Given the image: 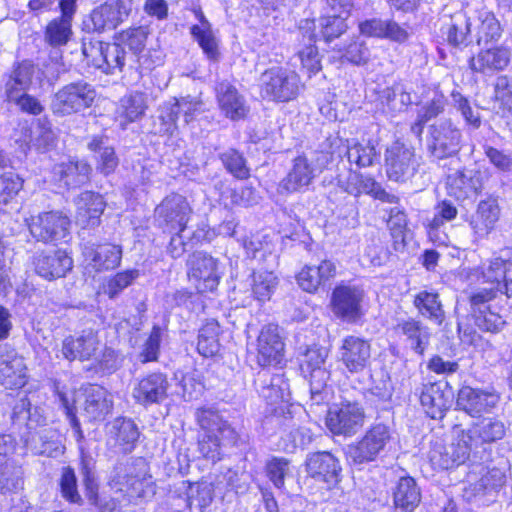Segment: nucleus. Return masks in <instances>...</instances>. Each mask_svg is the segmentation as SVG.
<instances>
[{"instance_id":"1","label":"nucleus","mask_w":512,"mask_h":512,"mask_svg":"<svg viewBox=\"0 0 512 512\" xmlns=\"http://www.w3.org/2000/svg\"><path fill=\"white\" fill-rule=\"evenodd\" d=\"M201 432L198 435V451L206 459L216 462L222 457V447L236 445L238 433L214 407H201L195 412Z\"/></svg>"},{"instance_id":"2","label":"nucleus","mask_w":512,"mask_h":512,"mask_svg":"<svg viewBox=\"0 0 512 512\" xmlns=\"http://www.w3.org/2000/svg\"><path fill=\"white\" fill-rule=\"evenodd\" d=\"M422 156L413 147L394 142L385 152V168L389 180L398 183L416 184L415 178L425 175Z\"/></svg>"},{"instance_id":"3","label":"nucleus","mask_w":512,"mask_h":512,"mask_svg":"<svg viewBox=\"0 0 512 512\" xmlns=\"http://www.w3.org/2000/svg\"><path fill=\"white\" fill-rule=\"evenodd\" d=\"M260 95L273 102H289L297 98L302 84L299 75L288 68L274 66L261 73Z\"/></svg>"},{"instance_id":"4","label":"nucleus","mask_w":512,"mask_h":512,"mask_svg":"<svg viewBox=\"0 0 512 512\" xmlns=\"http://www.w3.org/2000/svg\"><path fill=\"white\" fill-rule=\"evenodd\" d=\"M96 95V90L88 82H72L53 94L50 110L60 117L79 113L93 105Z\"/></svg>"},{"instance_id":"5","label":"nucleus","mask_w":512,"mask_h":512,"mask_svg":"<svg viewBox=\"0 0 512 512\" xmlns=\"http://www.w3.org/2000/svg\"><path fill=\"white\" fill-rule=\"evenodd\" d=\"M392 440L389 426L383 423L372 425L357 442L346 448L347 460L354 465H361L375 461Z\"/></svg>"},{"instance_id":"6","label":"nucleus","mask_w":512,"mask_h":512,"mask_svg":"<svg viewBox=\"0 0 512 512\" xmlns=\"http://www.w3.org/2000/svg\"><path fill=\"white\" fill-rule=\"evenodd\" d=\"M426 148L428 154L443 160L456 156L461 149L462 133L450 118L428 125Z\"/></svg>"},{"instance_id":"7","label":"nucleus","mask_w":512,"mask_h":512,"mask_svg":"<svg viewBox=\"0 0 512 512\" xmlns=\"http://www.w3.org/2000/svg\"><path fill=\"white\" fill-rule=\"evenodd\" d=\"M147 481V464L143 458L131 462H117L109 477L111 489L124 493L128 498L143 497Z\"/></svg>"},{"instance_id":"8","label":"nucleus","mask_w":512,"mask_h":512,"mask_svg":"<svg viewBox=\"0 0 512 512\" xmlns=\"http://www.w3.org/2000/svg\"><path fill=\"white\" fill-rule=\"evenodd\" d=\"M187 270L189 280L201 294L216 291L223 275L219 260L203 251L189 256Z\"/></svg>"},{"instance_id":"9","label":"nucleus","mask_w":512,"mask_h":512,"mask_svg":"<svg viewBox=\"0 0 512 512\" xmlns=\"http://www.w3.org/2000/svg\"><path fill=\"white\" fill-rule=\"evenodd\" d=\"M470 436L459 431L450 444L442 440L431 443L428 458L435 468L450 469L464 463L472 451L469 442Z\"/></svg>"},{"instance_id":"10","label":"nucleus","mask_w":512,"mask_h":512,"mask_svg":"<svg viewBox=\"0 0 512 512\" xmlns=\"http://www.w3.org/2000/svg\"><path fill=\"white\" fill-rule=\"evenodd\" d=\"M30 234L43 243H54L66 238L70 219L61 211H48L31 216L28 224Z\"/></svg>"},{"instance_id":"11","label":"nucleus","mask_w":512,"mask_h":512,"mask_svg":"<svg viewBox=\"0 0 512 512\" xmlns=\"http://www.w3.org/2000/svg\"><path fill=\"white\" fill-rule=\"evenodd\" d=\"M132 4V0H107L92 10L84 26L93 32L113 30L128 18Z\"/></svg>"},{"instance_id":"12","label":"nucleus","mask_w":512,"mask_h":512,"mask_svg":"<svg viewBox=\"0 0 512 512\" xmlns=\"http://www.w3.org/2000/svg\"><path fill=\"white\" fill-rule=\"evenodd\" d=\"M15 448L11 435H0V494H16L24 487V470L8 457Z\"/></svg>"},{"instance_id":"13","label":"nucleus","mask_w":512,"mask_h":512,"mask_svg":"<svg viewBox=\"0 0 512 512\" xmlns=\"http://www.w3.org/2000/svg\"><path fill=\"white\" fill-rule=\"evenodd\" d=\"M364 420V409L359 403L343 401L329 410L326 425L335 435L353 436L363 427Z\"/></svg>"},{"instance_id":"14","label":"nucleus","mask_w":512,"mask_h":512,"mask_svg":"<svg viewBox=\"0 0 512 512\" xmlns=\"http://www.w3.org/2000/svg\"><path fill=\"white\" fill-rule=\"evenodd\" d=\"M192 209L187 199L177 193L166 196L155 209V218L161 228L173 232L185 231Z\"/></svg>"},{"instance_id":"15","label":"nucleus","mask_w":512,"mask_h":512,"mask_svg":"<svg viewBox=\"0 0 512 512\" xmlns=\"http://www.w3.org/2000/svg\"><path fill=\"white\" fill-rule=\"evenodd\" d=\"M305 471L315 481L325 483L328 488H332L341 480L342 467L339 459L331 452L317 451L307 454Z\"/></svg>"},{"instance_id":"16","label":"nucleus","mask_w":512,"mask_h":512,"mask_svg":"<svg viewBox=\"0 0 512 512\" xmlns=\"http://www.w3.org/2000/svg\"><path fill=\"white\" fill-rule=\"evenodd\" d=\"M257 363L261 367L276 366L284 357L282 330L274 322H269L260 330L257 339Z\"/></svg>"},{"instance_id":"17","label":"nucleus","mask_w":512,"mask_h":512,"mask_svg":"<svg viewBox=\"0 0 512 512\" xmlns=\"http://www.w3.org/2000/svg\"><path fill=\"white\" fill-rule=\"evenodd\" d=\"M28 380L24 358L8 346H0V385L7 389H19Z\"/></svg>"},{"instance_id":"18","label":"nucleus","mask_w":512,"mask_h":512,"mask_svg":"<svg viewBox=\"0 0 512 512\" xmlns=\"http://www.w3.org/2000/svg\"><path fill=\"white\" fill-rule=\"evenodd\" d=\"M169 387L166 374L152 372L137 381L133 387L132 397L136 403L144 407L160 404L167 398Z\"/></svg>"},{"instance_id":"19","label":"nucleus","mask_w":512,"mask_h":512,"mask_svg":"<svg viewBox=\"0 0 512 512\" xmlns=\"http://www.w3.org/2000/svg\"><path fill=\"white\" fill-rule=\"evenodd\" d=\"M80 415L87 421H102L113 409V398L104 387L90 385L83 393V402L79 408Z\"/></svg>"},{"instance_id":"20","label":"nucleus","mask_w":512,"mask_h":512,"mask_svg":"<svg viewBox=\"0 0 512 512\" xmlns=\"http://www.w3.org/2000/svg\"><path fill=\"white\" fill-rule=\"evenodd\" d=\"M454 398V390L447 381L428 383L420 395L421 405L432 419H440L449 409Z\"/></svg>"},{"instance_id":"21","label":"nucleus","mask_w":512,"mask_h":512,"mask_svg":"<svg viewBox=\"0 0 512 512\" xmlns=\"http://www.w3.org/2000/svg\"><path fill=\"white\" fill-rule=\"evenodd\" d=\"M340 360L349 373H362L371 363L370 343L356 336L345 337L340 348Z\"/></svg>"},{"instance_id":"22","label":"nucleus","mask_w":512,"mask_h":512,"mask_svg":"<svg viewBox=\"0 0 512 512\" xmlns=\"http://www.w3.org/2000/svg\"><path fill=\"white\" fill-rule=\"evenodd\" d=\"M507 273L506 260L502 258L493 259L483 271L484 282L489 283L491 287L483 288L471 297L472 305L479 306L481 313L484 311L481 306L490 310V306H485V303L494 299L498 292H502V282L506 279Z\"/></svg>"},{"instance_id":"23","label":"nucleus","mask_w":512,"mask_h":512,"mask_svg":"<svg viewBox=\"0 0 512 512\" xmlns=\"http://www.w3.org/2000/svg\"><path fill=\"white\" fill-rule=\"evenodd\" d=\"M101 343L97 333L93 330H83L77 336H69L65 338L62 345V354L69 361H94Z\"/></svg>"},{"instance_id":"24","label":"nucleus","mask_w":512,"mask_h":512,"mask_svg":"<svg viewBox=\"0 0 512 512\" xmlns=\"http://www.w3.org/2000/svg\"><path fill=\"white\" fill-rule=\"evenodd\" d=\"M511 51L505 46H496L479 51L469 60V67L473 72L485 76H493L504 70L510 63Z\"/></svg>"},{"instance_id":"25","label":"nucleus","mask_w":512,"mask_h":512,"mask_svg":"<svg viewBox=\"0 0 512 512\" xmlns=\"http://www.w3.org/2000/svg\"><path fill=\"white\" fill-rule=\"evenodd\" d=\"M498 401L499 397L494 393L464 386L458 392L456 404L470 416L478 417L490 412Z\"/></svg>"},{"instance_id":"26","label":"nucleus","mask_w":512,"mask_h":512,"mask_svg":"<svg viewBox=\"0 0 512 512\" xmlns=\"http://www.w3.org/2000/svg\"><path fill=\"white\" fill-rule=\"evenodd\" d=\"M448 194L458 200L478 195L483 189L482 173L475 169L457 170L447 177Z\"/></svg>"},{"instance_id":"27","label":"nucleus","mask_w":512,"mask_h":512,"mask_svg":"<svg viewBox=\"0 0 512 512\" xmlns=\"http://www.w3.org/2000/svg\"><path fill=\"white\" fill-rule=\"evenodd\" d=\"M215 93L218 106L227 118L239 120L247 115L246 100L231 82L228 80L217 82Z\"/></svg>"},{"instance_id":"28","label":"nucleus","mask_w":512,"mask_h":512,"mask_svg":"<svg viewBox=\"0 0 512 512\" xmlns=\"http://www.w3.org/2000/svg\"><path fill=\"white\" fill-rule=\"evenodd\" d=\"M473 20L471 10H459L452 14L445 28L448 44L461 49L472 44L475 40Z\"/></svg>"},{"instance_id":"29","label":"nucleus","mask_w":512,"mask_h":512,"mask_svg":"<svg viewBox=\"0 0 512 512\" xmlns=\"http://www.w3.org/2000/svg\"><path fill=\"white\" fill-rule=\"evenodd\" d=\"M364 298L363 290L355 286H337L331 297V306L339 317L360 318L361 304Z\"/></svg>"},{"instance_id":"30","label":"nucleus","mask_w":512,"mask_h":512,"mask_svg":"<svg viewBox=\"0 0 512 512\" xmlns=\"http://www.w3.org/2000/svg\"><path fill=\"white\" fill-rule=\"evenodd\" d=\"M35 271L47 280L61 278L73 267V260L64 250L42 252L35 257Z\"/></svg>"},{"instance_id":"31","label":"nucleus","mask_w":512,"mask_h":512,"mask_svg":"<svg viewBox=\"0 0 512 512\" xmlns=\"http://www.w3.org/2000/svg\"><path fill=\"white\" fill-rule=\"evenodd\" d=\"M34 74L35 66L31 61L23 60L15 64L2 78L5 100L15 99L17 95L26 92L32 84Z\"/></svg>"},{"instance_id":"32","label":"nucleus","mask_w":512,"mask_h":512,"mask_svg":"<svg viewBox=\"0 0 512 512\" xmlns=\"http://www.w3.org/2000/svg\"><path fill=\"white\" fill-rule=\"evenodd\" d=\"M393 504L400 512H413L421 503L422 492L417 481L409 476H401L391 488Z\"/></svg>"},{"instance_id":"33","label":"nucleus","mask_w":512,"mask_h":512,"mask_svg":"<svg viewBox=\"0 0 512 512\" xmlns=\"http://www.w3.org/2000/svg\"><path fill=\"white\" fill-rule=\"evenodd\" d=\"M76 205V222L82 227L97 226L100 217L104 212L106 203L103 197L93 191H84L75 199Z\"/></svg>"},{"instance_id":"34","label":"nucleus","mask_w":512,"mask_h":512,"mask_svg":"<svg viewBox=\"0 0 512 512\" xmlns=\"http://www.w3.org/2000/svg\"><path fill=\"white\" fill-rule=\"evenodd\" d=\"M359 28L363 35L385 38L399 44L405 43L410 37L408 26L400 25L392 19L373 18L362 22Z\"/></svg>"},{"instance_id":"35","label":"nucleus","mask_w":512,"mask_h":512,"mask_svg":"<svg viewBox=\"0 0 512 512\" xmlns=\"http://www.w3.org/2000/svg\"><path fill=\"white\" fill-rule=\"evenodd\" d=\"M24 440L26 447L36 455L56 457L62 453L61 436L52 427L27 432Z\"/></svg>"},{"instance_id":"36","label":"nucleus","mask_w":512,"mask_h":512,"mask_svg":"<svg viewBox=\"0 0 512 512\" xmlns=\"http://www.w3.org/2000/svg\"><path fill=\"white\" fill-rule=\"evenodd\" d=\"M139 436V428L130 418L117 417L109 424L108 443L112 441L124 454L134 450Z\"/></svg>"},{"instance_id":"37","label":"nucleus","mask_w":512,"mask_h":512,"mask_svg":"<svg viewBox=\"0 0 512 512\" xmlns=\"http://www.w3.org/2000/svg\"><path fill=\"white\" fill-rule=\"evenodd\" d=\"M316 176L308 156L300 155L293 159L292 166L280 186L287 192H296L309 186Z\"/></svg>"},{"instance_id":"38","label":"nucleus","mask_w":512,"mask_h":512,"mask_svg":"<svg viewBox=\"0 0 512 512\" xmlns=\"http://www.w3.org/2000/svg\"><path fill=\"white\" fill-rule=\"evenodd\" d=\"M500 212L497 199L489 197L480 201L470 220V226L474 233L479 237L487 236L498 222Z\"/></svg>"},{"instance_id":"39","label":"nucleus","mask_w":512,"mask_h":512,"mask_svg":"<svg viewBox=\"0 0 512 512\" xmlns=\"http://www.w3.org/2000/svg\"><path fill=\"white\" fill-rule=\"evenodd\" d=\"M461 431L463 434L470 436L468 443L471 449H474L483 443H492L502 439L506 428L501 420L485 418L470 429Z\"/></svg>"},{"instance_id":"40","label":"nucleus","mask_w":512,"mask_h":512,"mask_svg":"<svg viewBox=\"0 0 512 512\" xmlns=\"http://www.w3.org/2000/svg\"><path fill=\"white\" fill-rule=\"evenodd\" d=\"M335 265L323 260L318 265H306L297 275V283L307 292H315L335 275Z\"/></svg>"},{"instance_id":"41","label":"nucleus","mask_w":512,"mask_h":512,"mask_svg":"<svg viewBox=\"0 0 512 512\" xmlns=\"http://www.w3.org/2000/svg\"><path fill=\"white\" fill-rule=\"evenodd\" d=\"M87 148L93 152L96 170L104 176L111 175L119 165V158L113 146L108 145L107 139L94 136L88 142Z\"/></svg>"},{"instance_id":"42","label":"nucleus","mask_w":512,"mask_h":512,"mask_svg":"<svg viewBox=\"0 0 512 512\" xmlns=\"http://www.w3.org/2000/svg\"><path fill=\"white\" fill-rule=\"evenodd\" d=\"M474 18V35L477 44L496 41L501 37L502 29L495 15L487 9L471 10Z\"/></svg>"},{"instance_id":"43","label":"nucleus","mask_w":512,"mask_h":512,"mask_svg":"<svg viewBox=\"0 0 512 512\" xmlns=\"http://www.w3.org/2000/svg\"><path fill=\"white\" fill-rule=\"evenodd\" d=\"M83 255L96 270H109L120 264L122 250L119 246L110 244L99 245L96 248L86 245Z\"/></svg>"},{"instance_id":"44","label":"nucleus","mask_w":512,"mask_h":512,"mask_svg":"<svg viewBox=\"0 0 512 512\" xmlns=\"http://www.w3.org/2000/svg\"><path fill=\"white\" fill-rule=\"evenodd\" d=\"M147 109L146 97L142 92H132L120 100L117 108L116 119L122 129L138 119L142 118Z\"/></svg>"},{"instance_id":"45","label":"nucleus","mask_w":512,"mask_h":512,"mask_svg":"<svg viewBox=\"0 0 512 512\" xmlns=\"http://www.w3.org/2000/svg\"><path fill=\"white\" fill-rule=\"evenodd\" d=\"M177 491L186 494L187 507L191 508L195 503L200 510L208 507L212 503L214 497L213 484L205 480L195 483L181 481Z\"/></svg>"},{"instance_id":"46","label":"nucleus","mask_w":512,"mask_h":512,"mask_svg":"<svg viewBox=\"0 0 512 512\" xmlns=\"http://www.w3.org/2000/svg\"><path fill=\"white\" fill-rule=\"evenodd\" d=\"M346 143L345 154L350 164L354 163L359 168H366L379 161V153L370 140L363 143L352 139L346 140Z\"/></svg>"},{"instance_id":"47","label":"nucleus","mask_w":512,"mask_h":512,"mask_svg":"<svg viewBox=\"0 0 512 512\" xmlns=\"http://www.w3.org/2000/svg\"><path fill=\"white\" fill-rule=\"evenodd\" d=\"M263 385L260 388L261 396L270 404L288 402L290 400V385L282 374L272 376L262 375Z\"/></svg>"},{"instance_id":"48","label":"nucleus","mask_w":512,"mask_h":512,"mask_svg":"<svg viewBox=\"0 0 512 512\" xmlns=\"http://www.w3.org/2000/svg\"><path fill=\"white\" fill-rule=\"evenodd\" d=\"M72 35V20L56 17L45 27L44 42L50 47H63L67 45Z\"/></svg>"},{"instance_id":"49","label":"nucleus","mask_w":512,"mask_h":512,"mask_svg":"<svg viewBox=\"0 0 512 512\" xmlns=\"http://www.w3.org/2000/svg\"><path fill=\"white\" fill-rule=\"evenodd\" d=\"M91 165L84 160H72L61 166V180L68 188L80 187L90 180Z\"/></svg>"},{"instance_id":"50","label":"nucleus","mask_w":512,"mask_h":512,"mask_svg":"<svg viewBox=\"0 0 512 512\" xmlns=\"http://www.w3.org/2000/svg\"><path fill=\"white\" fill-rule=\"evenodd\" d=\"M406 336V340L411 349L422 354L427 347L430 339V332L420 322H403L397 326Z\"/></svg>"},{"instance_id":"51","label":"nucleus","mask_w":512,"mask_h":512,"mask_svg":"<svg viewBox=\"0 0 512 512\" xmlns=\"http://www.w3.org/2000/svg\"><path fill=\"white\" fill-rule=\"evenodd\" d=\"M265 473L275 488L284 489L285 479L291 476V461L285 457L272 456L265 463Z\"/></svg>"},{"instance_id":"52","label":"nucleus","mask_w":512,"mask_h":512,"mask_svg":"<svg viewBox=\"0 0 512 512\" xmlns=\"http://www.w3.org/2000/svg\"><path fill=\"white\" fill-rule=\"evenodd\" d=\"M330 16H323L318 20L321 35L326 42L339 38L347 29V17L349 13H340Z\"/></svg>"},{"instance_id":"53","label":"nucleus","mask_w":512,"mask_h":512,"mask_svg":"<svg viewBox=\"0 0 512 512\" xmlns=\"http://www.w3.org/2000/svg\"><path fill=\"white\" fill-rule=\"evenodd\" d=\"M382 102L394 112H400L412 104L411 93L403 84L396 83L381 92Z\"/></svg>"},{"instance_id":"54","label":"nucleus","mask_w":512,"mask_h":512,"mask_svg":"<svg viewBox=\"0 0 512 512\" xmlns=\"http://www.w3.org/2000/svg\"><path fill=\"white\" fill-rule=\"evenodd\" d=\"M309 377L310 394L313 404L323 403L328 395L327 382L330 378V371L326 367L312 369L304 374Z\"/></svg>"},{"instance_id":"55","label":"nucleus","mask_w":512,"mask_h":512,"mask_svg":"<svg viewBox=\"0 0 512 512\" xmlns=\"http://www.w3.org/2000/svg\"><path fill=\"white\" fill-rule=\"evenodd\" d=\"M219 158L224 167L234 177L238 179H247L249 177L250 170L246 164V160L236 149L229 148L228 150L220 153Z\"/></svg>"},{"instance_id":"56","label":"nucleus","mask_w":512,"mask_h":512,"mask_svg":"<svg viewBox=\"0 0 512 512\" xmlns=\"http://www.w3.org/2000/svg\"><path fill=\"white\" fill-rule=\"evenodd\" d=\"M252 277V291L259 301L270 299L277 285V277L269 271H255Z\"/></svg>"},{"instance_id":"57","label":"nucleus","mask_w":512,"mask_h":512,"mask_svg":"<svg viewBox=\"0 0 512 512\" xmlns=\"http://www.w3.org/2000/svg\"><path fill=\"white\" fill-rule=\"evenodd\" d=\"M329 355V350L326 347L312 345L307 346L301 353V371L307 374L312 369L326 367V359Z\"/></svg>"},{"instance_id":"58","label":"nucleus","mask_w":512,"mask_h":512,"mask_svg":"<svg viewBox=\"0 0 512 512\" xmlns=\"http://www.w3.org/2000/svg\"><path fill=\"white\" fill-rule=\"evenodd\" d=\"M125 56L126 52L120 44L106 43L103 65L100 70L106 74H113L115 70L122 71L125 65Z\"/></svg>"},{"instance_id":"59","label":"nucleus","mask_w":512,"mask_h":512,"mask_svg":"<svg viewBox=\"0 0 512 512\" xmlns=\"http://www.w3.org/2000/svg\"><path fill=\"white\" fill-rule=\"evenodd\" d=\"M505 483V475L499 469H491L481 476V478L471 485V490L475 496L485 495L496 491Z\"/></svg>"},{"instance_id":"60","label":"nucleus","mask_w":512,"mask_h":512,"mask_svg":"<svg viewBox=\"0 0 512 512\" xmlns=\"http://www.w3.org/2000/svg\"><path fill=\"white\" fill-rule=\"evenodd\" d=\"M357 188L359 190V195L367 194L382 202L397 203L399 200L396 195L388 193L381 184L371 176L362 175Z\"/></svg>"},{"instance_id":"61","label":"nucleus","mask_w":512,"mask_h":512,"mask_svg":"<svg viewBox=\"0 0 512 512\" xmlns=\"http://www.w3.org/2000/svg\"><path fill=\"white\" fill-rule=\"evenodd\" d=\"M453 105L459 111L464 118L465 122L477 129L481 125V116L477 108H473L461 93L453 91L451 94Z\"/></svg>"},{"instance_id":"62","label":"nucleus","mask_w":512,"mask_h":512,"mask_svg":"<svg viewBox=\"0 0 512 512\" xmlns=\"http://www.w3.org/2000/svg\"><path fill=\"white\" fill-rule=\"evenodd\" d=\"M106 43L93 38L85 37L82 40V54L87 63L97 69L103 65V55Z\"/></svg>"},{"instance_id":"63","label":"nucleus","mask_w":512,"mask_h":512,"mask_svg":"<svg viewBox=\"0 0 512 512\" xmlns=\"http://www.w3.org/2000/svg\"><path fill=\"white\" fill-rule=\"evenodd\" d=\"M191 32L207 57L211 60H217L219 57L218 45L210 29L195 25Z\"/></svg>"},{"instance_id":"64","label":"nucleus","mask_w":512,"mask_h":512,"mask_svg":"<svg viewBox=\"0 0 512 512\" xmlns=\"http://www.w3.org/2000/svg\"><path fill=\"white\" fill-rule=\"evenodd\" d=\"M415 304L424 316L433 317L435 319H440L444 316L442 306L436 294L428 292L420 293L415 299Z\"/></svg>"}]
</instances>
